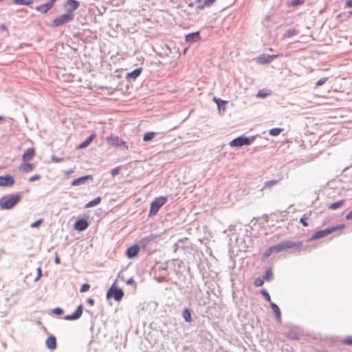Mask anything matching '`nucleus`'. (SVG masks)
Returning <instances> with one entry per match:
<instances>
[{
    "instance_id": "obj_27",
    "label": "nucleus",
    "mask_w": 352,
    "mask_h": 352,
    "mask_svg": "<svg viewBox=\"0 0 352 352\" xmlns=\"http://www.w3.org/2000/svg\"><path fill=\"white\" fill-rule=\"evenodd\" d=\"M344 204V200H340L336 203L331 204L329 206V208L331 210H336L338 209L343 206Z\"/></svg>"
},
{
    "instance_id": "obj_10",
    "label": "nucleus",
    "mask_w": 352,
    "mask_h": 352,
    "mask_svg": "<svg viewBox=\"0 0 352 352\" xmlns=\"http://www.w3.org/2000/svg\"><path fill=\"white\" fill-rule=\"evenodd\" d=\"M14 184V179L12 176L6 175L4 176H0V186L3 187H10Z\"/></svg>"
},
{
    "instance_id": "obj_23",
    "label": "nucleus",
    "mask_w": 352,
    "mask_h": 352,
    "mask_svg": "<svg viewBox=\"0 0 352 352\" xmlns=\"http://www.w3.org/2000/svg\"><path fill=\"white\" fill-rule=\"evenodd\" d=\"M271 307L275 314V316L278 322L281 321V313L279 307L274 302H271Z\"/></svg>"
},
{
    "instance_id": "obj_56",
    "label": "nucleus",
    "mask_w": 352,
    "mask_h": 352,
    "mask_svg": "<svg viewBox=\"0 0 352 352\" xmlns=\"http://www.w3.org/2000/svg\"><path fill=\"white\" fill-rule=\"evenodd\" d=\"M56 0H50V1L48 2L50 4H52V6L53 7L54 6V3L56 2Z\"/></svg>"
},
{
    "instance_id": "obj_51",
    "label": "nucleus",
    "mask_w": 352,
    "mask_h": 352,
    "mask_svg": "<svg viewBox=\"0 0 352 352\" xmlns=\"http://www.w3.org/2000/svg\"><path fill=\"white\" fill-rule=\"evenodd\" d=\"M345 5L346 7L352 8V0H347Z\"/></svg>"
},
{
    "instance_id": "obj_17",
    "label": "nucleus",
    "mask_w": 352,
    "mask_h": 352,
    "mask_svg": "<svg viewBox=\"0 0 352 352\" xmlns=\"http://www.w3.org/2000/svg\"><path fill=\"white\" fill-rule=\"evenodd\" d=\"M46 345L51 350H54L56 348V339L55 336H50L46 340Z\"/></svg>"
},
{
    "instance_id": "obj_46",
    "label": "nucleus",
    "mask_w": 352,
    "mask_h": 352,
    "mask_svg": "<svg viewBox=\"0 0 352 352\" xmlns=\"http://www.w3.org/2000/svg\"><path fill=\"white\" fill-rule=\"evenodd\" d=\"M43 222V220L42 219H39L38 221H36L34 222H33L32 224H31V227L32 228H37V227H39L40 225Z\"/></svg>"
},
{
    "instance_id": "obj_44",
    "label": "nucleus",
    "mask_w": 352,
    "mask_h": 352,
    "mask_svg": "<svg viewBox=\"0 0 352 352\" xmlns=\"http://www.w3.org/2000/svg\"><path fill=\"white\" fill-rule=\"evenodd\" d=\"M90 288V285L87 283H85L83 284L81 287H80V292L83 293V292H86L87 291H88Z\"/></svg>"
},
{
    "instance_id": "obj_40",
    "label": "nucleus",
    "mask_w": 352,
    "mask_h": 352,
    "mask_svg": "<svg viewBox=\"0 0 352 352\" xmlns=\"http://www.w3.org/2000/svg\"><path fill=\"white\" fill-rule=\"evenodd\" d=\"M272 275H273L272 272L270 270H268L265 272L264 278L266 280H270L272 278Z\"/></svg>"
},
{
    "instance_id": "obj_9",
    "label": "nucleus",
    "mask_w": 352,
    "mask_h": 352,
    "mask_svg": "<svg viewBox=\"0 0 352 352\" xmlns=\"http://www.w3.org/2000/svg\"><path fill=\"white\" fill-rule=\"evenodd\" d=\"M295 246V243L291 241H285L277 245L271 246L273 252H279L285 249L292 248Z\"/></svg>"
},
{
    "instance_id": "obj_22",
    "label": "nucleus",
    "mask_w": 352,
    "mask_h": 352,
    "mask_svg": "<svg viewBox=\"0 0 352 352\" xmlns=\"http://www.w3.org/2000/svg\"><path fill=\"white\" fill-rule=\"evenodd\" d=\"M33 165L28 162H23L19 166V169L24 173H30L33 170Z\"/></svg>"
},
{
    "instance_id": "obj_5",
    "label": "nucleus",
    "mask_w": 352,
    "mask_h": 352,
    "mask_svg": "<svg viewBox=\"0 0 352 352\" xmlns=\"http://www.w3.org/2000/svg\"><path fill=\"white\" fill-rule=\"evenodd\" d=\"M344 228V224H340L337 226H333L330 228H327L322 230H319L315 232L311 237V239L312 240H316L320 238H322L324 236H327L328 234L340 229H343Z\"/></svg>"
},
{
    "instance_id": "obj_12",
    "label": "nucleus",
    "mask_w": 352,
    "mask_h": 352,
    "mask_svg": "<svg viewBox=\"0 0 352 352\" xmlns=\"http://www.w3.org/2000/svg\"><path fill=\"white\" fill-rule=\"evenodd\" d=\"M82 314V305H80L78 307L76 311L72 314L68 315L64 317V319L66 320H73L78 319Z\"/></svg>"
},
{
    "instance_id": "obj_31",
    "label": "nucleus",
    "mask_w": 352,
    "mask_h": 352,
    "mask_svg": "<svg viewBox=\"0 0 352 352\" xmlns=\"http://www.w3.org/2000/svg\"><path fill=\"white\" fill-rule=\"evenodd\" d=\"M283 131V129L281 128H274L270 130L269 133L272 136H276L278 135Z\"/></svg>"
},
{
    "instance_id": "obj_6",
    "label": "nucleus",
    "mask_w": 352,
    "mask_h": 352,
    "mask_svg": "<svg viewBox=\"0 0 352 352\" xmlns=\"http://www.w3.org/2000/svg\"><path fill=\"white\" fill-rule=\"evenodd\" d=\"M107 142L111 146H123L125 149H128L129 146L126 142L122 139L120 138L118 135H111L107 138Z\"/></svg>"
},
{
    "instance_id": "obj_55",
    "label": "nucleus",
    "mask_w": 352,
    "mask_h": 352,
    "mask_svg": "<svg viewBox=\"0 0 352 352\" xmlns=\"http://www.w3.org/2000/svg\"><path fill=\"white\" fill-rule=\"evenodd\" d=\"M0 30L1 31H6L7 28H6V27L4 25H0Z\"/></svg>"
},
{
    "instance_id": "obj_36",
    "label": "nucleus",
    "mask_w": 352,
    "mask_h": 352,
    "mask_svg": "<svg viewBox=\"0 0 352 352\" xmlns=\"http://www.w3.org/2000/svg\"><path fill=\"white\" fill-rule=\"evenodd\" d=\"M264 280L260 278H257L254 280V285L255 287H261L263 285Z\"/></svg>"
},
{
    "instance_id": "obj_50",
    "label": "nucleus",
    "mask_w": 352,
    "mask_h": 352,
    "mask_svg": "<svg viewBox=\"0 0 352 352\" xmlns=\"http://www.w3.org/2000/svg\"><path fill=\"white\" fill-rule=\"evenodd\" d=\"M119 168H114L111 170V175L113 176H115L116 175H118L119 173Z\"/></svg>"
},
{
    "instance_id": "obj_8",
    "label": "nucleus",
    "mask_w": 352,
    "mask_h": 352,
    "mask_svg": "<svg viewBox=\"0 0 352 352\" xmlns=\"http://www.w3.org/2000/svg\"><path fill=\"white\" fill-rule=\"evenodd\" d=\"M279 54H262L256 57V60L259 64H266L271 63L274 58L279 57Z\"/></svg>"
},
{
    "instance_id": "obj_39",
    "label": "nucleus",
    "mask_w": 352,
    "mask_h": 352,
    "mask_svg": "<svg viewBox=\"0 0 352 352\" xmlns=\"http://www.w3.org/2000/svg\"><path fill=\"white\" fill-rule=\"evenodd\" d=\"M261 294L265 297V298L267 301L270 302V303L272 302L270 296L266 290H265V289L261 290Z\"/></svg>"
},
{
    "instance_id": "obj_14",
    "label": "nucleus",
    "mask_w": 352,
    "mask_h": 352,
    "mask_svg": "<svg viewBox=\"0 0 352 352\" xmlns=\"http://www.w3.org/2000/svg\"><path fill=\"white\" fill-rule=\"evenodd\" d=\"M35 155V149L34 148H28L22 155L24 162L29 161L33 158Z\"/></svg>"
},
{
    "instance_id": "obj_4",
    "label": "nucleus",
    "mask_w": 352,
    "mask_h": 352,
    "mask_svg": "<svg viewBox=\"0 0 352 352\" xmlns=\"http://www.w3.org/2000/svg\"><path fill=\"white\" fill-rule=\"evenodd\" d=\"M168 199L166 197H156L151 204L149 215H153L157 213L160 208L163 206Z\"/></svg>"
},
{
    "instance_id": "obj_30",
    "label": "nucleus",
    "mask_w": 352,
    "mask_h": 352,
    "mask_svg": "<svg viewBox=\"0 0 352 352\" xmlns=\"http://www.w3.org/2000/svg\"><path fill=\"white\" fill-rule=\"evenodd\" d=\"M33 2L32 0H14V3L16 5L29 6Z\"/></svg>"
},
{
    "instance_id": "obj_38",
    "label": "nucleus",
    "mask_w": 352,
    "mask_h": 352,
    "mask_svg": "<svg viewBox=\"0 0 352 352\" xmlns=\"http://www.w3.org/2000/svg\"><path fill=\"white\" fill-rule=\"evenodd\" d=\"M328 80V78L327 77H323V78H320L316 83V87H319V86H321L323 84H324L327 80Z\"/></svg>"
},
{
    "instance_id": "obj_33",
    "label": "nucleus",
    "mask_w": 352,
    "mask_h": 352,
    "mask_svg": "<svg viewBox=\"0 0 352 352\" xmlns=\"http://www.w3.org/2000/svg\"><path fill=\"white\" fill-rule=\"evenodd\" d=\"M270 94V91L260 90L257 94L256 98H264Z\"/></svg>"
},
{
    "instance_id": "obj_18",
    "label": "nucleus",
    "mask_w": 352,
    "mask_h": 352,
    "mask_svg": "<svg viewBox=\"0 0 352 352\" xmlns=\"http://www.w3.org/2000/svg\"><path fill=\"white\" fill-rule=\"evenodd\" d=\"M66 5L69 6V8L67 10V12H71L72 13H74V11L78 8L79 2L76 0H67L66 2Z\"/></svg>"
},
{
    "instance_id": "obj_57",
    "label": "nucleus",
    "mask_w": 352,
    "mask_h": 352,
    "mask_svg": "<svg viewBox=\"0 0 352 352\" xmlns=\"http://www.w3.org/2000/svg\"><path fill=\"white\" fill-rule=\"evenodd\" d=\"M54 161L56 162H62L63 160L62 159H56V160H54Z\"/></svg>"
},
{
    "instance_id": "obj_2",
    "label": "nucleus",
    "mask_w": 352,
    "mask_h": 352,
    "mask_svg": "<svg viewBox=\"0 0 352 352\" xmlns=\"http://www.w3.org/2000/svg\"><path fill=\"white\" fill-rule=\"evenodd\" d=\"M124 296V292L116 285V280L107 292V298H113L116 301H120Z\"/></svg>"
},
{
    "instance_id": "obj_49",
    "label": "nucleus",
    "mask_w": 352,
    "mask_h": 352,
    "mask_svg": "<svg viewBox=\"0 0 352 352\" xmlns=\"http://www.w3.org/2000/svg\"><path fill=\"white\" fill-rule=\"evenodd\" d=\"M53 312L56 314L60 315L63 314V310L60 308H55L53 309Z\"/></svg>"
},
{
    "instance_id": "obj_54",
    "label": "nucleus",
    "mask_w": 352,
    "mask_h": 352,
    "mask_svg": "<svg viewBox=\"0 0 352 352\" xmlns=\"http://www.w3.org/2000/svg\"><path fill=\"white\" fill-rule=\"evenodd\" d=\"M87 302L90 305H93L94 304V299L92 298H89L87 300Z\"/></svg>"
},
{
    "instance_id": "obj_59",
    "label": "nucleus",
    "mask_w": 352,
    "mask_h": 352,
    "mask_svg": "<svg viewBox=\"0 0 352 352\" xmlns=\"http://www.w3.org/2000/svg\"><path fill=\"white\" fill-rule=\"evenodd\" d=\"M351 15H352V10L349 12Z\"/></svg>"
},
{
    "instance_id": "obj_25",
    "label": "nucleus",
    "mask_w": 352,
    "mask_h": 352,
    "mask_svg": "<svg viewBox=\"0 0 352 352\" xmlns=\"http://www.w3.org/2000/svg\"><path fill=\"white\" fill-rule=\"evenodd\" d=\"M298 34V30L296 29H290L285 31L283 34V38H289L297 35Z\"/></svg>"
},
{
    "instance_id": "obj_26",
    "label": "nucleus",
    "mask_w": 352,
    "mask_h": 352,
    "mask_svg": "<svg viewBox=\"0 0 352 352\" xmlns=\"http://www.w3.org/2000/svg\"><path fill=\"white\" fill-rule=\"evenodd\" d=\"M182 316L186 322H190L192 321L191 312L189 309H184L182 312Z\"/></svg>"
},
{
    "instance_id": "obj_43",
    "label": "nucleus",
    "mask_w": 352,
    "mask_h": 352,
    "mask_svg": "<svg viewBox=\"0 0 352 352\" xmlns=\"http://www.w3.org/2000/svg\"><path fill=\"white\" fill-rule=\"evenodd\" d=\"M213 100L215 102V103L217 104L218 107H220L221 104H225L227 103L225 100H221L220 99L214 98Z\"/></svg>"
},
{
    "instance_id": "obj_7",
    "label": "nucleus",
    "mask_w": 352,
    "mask_h": 352,
    "mask_svg": "<svg viewBox=\"0 0 352 352\" xmlns=\"http://www.w3.org/2000/svg\"><path fill=\"white\" fill-rule=\"evenodd\" d=\"M252 140L247 138L239 136L230 142L231 146L241 147L243 145H249L252 143Z\"/></svg>"
},
{
    "instance_id": "obj_53",
    "label": "nucleus",
    "mask_w": 352,
    "mask_h": 352,
    "mask_svg": "<svg viewBox=\"0 0 352 352\" xmlns=\"http://www.w3.org/2000/svg\"><path fill=\"white\" fill-rule=\"evenodd\" d=\"M346 219H352V210L349 214H347V215L346 216Z\"/></svg>"
},
{
    "instance_id": "obj_37",
    "label": "nucleus",
    "mask_w": 352,
    "mask_h": 352,
    "mask_svg": "<svg viewBox=\"0 0 352 352\" xmlns=\"http://www.w3.org/2000/svg\"><path fill=\"white\" fill-rule=\"evenodd\" d=\"M309 218V215L304 214L300 219V222L302 224L303 226L307 227L308 226V223L306 220Z\"/></svg>"
},
{
    "instance_id": "obj_41",
    "label": "nucleus",
    "mask_w": 352,
    "mask_h": 352,
    "mask_svg": "<svg viewBox=\"0 0 352 352\" xmlns=\"http://www.w3.org/2000/svg\"><path fill=\"white\" fill-rule=\"evenodd\" d=\"M342 342L347 345H352V336H347L343 340Z\"/></svg>"
},
{
    "instance_id": "obj_24",
    "label": "nucleus",
    "mask_w": 352,
    "mask_h": 352,
    "mask_svg": "<svg viewBox=\"0 0 352 352\" xmlns=\"http://www.w3.org/2000/svg\"><path fill=\"white\" fill-rule=\"evenodd\" d=\"M94 138H95V135L91 134L87 140H85V141H83L78 145V148H83L87 147L88 145H89V144L93 141V140Z\"/></svg>"
},
{
    "instance_id": "obj_28",
    "label": "nucleus",
    "mask_w": 352,
    "mask_h": 352,
    "mask_svg": "<svg viewBox=\"0 0 352 352\" xmlns=\"http://www.w3.org/2000/svg\"><path fill=\"white\" fill-rule=\"evenodd\" d=\"M100 201H101V197H98L91 200L88 204H87L86 208L94 207V206L99 204L100 203Z\"/></svg>"
},
{
    "instance_id": "obj_19",
    "label": "nucleus",
    "mask_w": 352,
    "mask_h": 352,
    "mask_svg": "<svg viewBox=\"0 0 352 352\" xmlns=\"http://www.w3.org/2000/svg\"><path fill=\"white\" fill-rule=\"evenodd\" d=\"M52 8V4H50L48 2L39 5L36 8V10L41 13L45 14L47 13L51 8Z\"/></svg>"
},
{
    "instance_id": "obj_48",
    "label": "nucleus",
    "mask_w": 352,
    "mask_h": 352,
    "mask_svg": "<svg viewBox=\"0 0 352 352\" xmlns=\"http://www.w3.org/2000/svg\"><path fill=\"white\" fill-rule=\"evenodd\" d=\"M41 275H42V270H41V267H38L37 269V275H36V277L35 278L34 280L35 281H38L41 277Z\"/></svg>"
},
{
    "instance_id": "obj_45",
    "label": "nucleus",
    "mask_w": 352,
    "mask_h": 352,
    "mask_svg": "<svg viewBox=\"0 0 352 352\" xmlns=\"http://www.w3.org/2000/svg\"><path fill=\"white\" fill-rule=\"evenodd\" d=\"M41 175H34L30 177H29L28 179V182H33L34 181H36V180H38L41 179Z\"/></svg>"
},
{
    "instance_id": "obj_34",
    "label": "nucleus",
    "mask_w": 352,
    "mask_h": 352,
    "mask_svg": "<svg viewBox=\"0 0 352 352\" xmlns=\"http://www.w3.org/2000/svg\"><path fill=\"white\" fill-rule=\"evenodd\" d=\"M119 278H120V279H122L123 281H124V276H119ZM125 283H126V284H127V285H133V286H134V287H136V285H135V280H134V279H133V278H129V279L126 280H125Z\"/></svg>"
},
{
    "instance_id": "obj_1",
    "label": "nucleus",
    "mask_w": 352,
    "mask_h": 352,
    "mask_svg": "<svg viewBox=\"0 0 352 352\" xmlns=\"http://www.w3.org/2000/svg\"><path fill=\"white\" fill-rule=\"evenodd\" d=\"M21 199V197L19 195L3 197L0 199V208L1 209H10L15 206Z\"/></svg>"
},
{
    "instance_id": "obj_35",
    "label": "nucleus",
    "mask_w": 352,
    "mask_h": 352,
    "mask_svg": "<svg viewBox=\"0 0 352 352\" xmlns=\"http://www.w3.org/2000/svg\"><path fill=\"white\" fill-rule=\"evenodd\" d=\"M304 2H305V0H291L289 2V5L292 7H296V6L302 4Z\"/></svg>"
},
{
    "instance_id": "obj_16",
    "label": "nucleus",
    "mask_w": 352,
    "mask_h": 352,
    "mask_svg": "<svg viewBox=\"0 0 352 352\" xmlns=\"http://www.w3.org/2000/svg\"><path fill=\"white\" fill-rule=\"evenodd\" d=\"M216 1L217 0H197V3L199 4L198 6V9L203 10L206 7H210L214 4Z\"/></svg>"
},
{
    "instance_id": "obj_11",
    "label": "nucleus",
    "mask_w": 352,
    "mask_h": 352,
    "mask_svg": "<svg viewBox=\"0 0 352 352\" xmlns=\"http://www.w3.org/2000/svg\"><path fill=\"white\" fill-rule=\"evenodd\" d=\"M140 252V248L138 245H133L127 248L126 255L129 258L135 257Z\"/></svg>"
},
{
    "instance_id": "obj_47",
    "label": "nucleus",
    "mask_w": 352,
    "mask_h": 352,
    "mask_svg": "<svg viewBox=\"0 0 352 352\" xmlns=\"http://www.w3.org/2000/svg\"><path fill=\"white\" fill-rule=\"evenodd\" d=\"M276 181L275 180H271V181H268L265 184V187H272L273 185L276 184Z\"/></svg>"
},
{
    "instance_id": "obj_13",
    "label": "nucleus",
    "mask_w": 352,
    "mask_h": 352,
    "mask_svg": "<svg viewBox=\"0 0 352 352\" xmlns=\"http://www.w3.org/2000/svg\"><path fill=\"white\" fill-rule=\"evenodd\" d=\"M89 223L85 219L77 220L74 224V228L79 231L85 230L87 228Z\"/></svg>"
},
{
    "instance_id": "obj_52",
    "label": "nucleus",
    "mask_w": 352,
    "mask_h": 352,
    "mask_svg": "<svg viewBox=\"0 0 352 352\" xmlns=\"http://www.w3.org/2000/svg\"><path fill=\"white\" fill-rule=\"evenodd\" d=\"M74 172V169H71V170H66L64 172V174L65 175H69L70 174L73 173Z\"/></svg>"
},
{
    "instance_id": "obj_29",
    "label": "nucleus",
    "mask_w": 352,
    "mask_h": 352,
    "mask_svg": "<svg viewBox=\"0 0 352 352\" xmlns=\"http://www.w3.org/2000/svg\"><path fill=\"white\" fill-rule=\"evenodd\" d=\"M155 136V132H148V133H146L144 135L143 141L148 142V141L153 140Z\"/></svg>"
},
{
    "instance_id": "obj_15",
    "label": "nucleus",
    "mask_w": 352,
    "mask_h": 352,
    "mask_svg": "<svg viewBox=\"0 0 352 352\" xmlns=\"http://www.w3.org/2000/svg\"><path fill=\"white\" fill-rule=\"evenodd\" d=\"M201 39L199 32L188 34L186 36V41L189 43L197 42Z\"/></svg>"
},
{
    "instance_id": "obj_42",
    "label": "nucleus",
    "mask_w": 352,
    "mask_h": 352,
    "mask_svg": "<svg viewBox=\"0 0 352 352\" xmlns=\"http://www.w3.org/2000/svg\"><path fill=\"white\" fill-rule=\"evenodd\" d=\"M155 238H156V236H155L153 234H151V235L147 236L145 238H144L142 239V241H145L146 243H148V242L153 241V239H155Z\"/></svg>"
},
{
    "instance_id": "obj_58",
    "label": "nucleus",
    "mask_w": 352,
    "mask_h": 352,
    "mask_svg": "<svg viewBox=\"0 0 352 352\" xmlns=\"http://www.w3.org/2000/svg\"><path fill=\"white\" fill-rule=\"evenodd\" d=\"M55 261H56V263H59V262H60L59 258L56 257V259H55Z\"/></svg>"
},
{
    "instance_id": "obj_21",
    "label": "nucleus",
    "mask_w": 352,
    "mask_h": 352,
    "mask_svg": "<svg viewBox=\"0 0 352 352\" xmlns=\"http://www.w3.org/2000/svg\"><path fill=\"white\" fill-rule=\"evenodd\" d=\"M142 68H141V67L135 69V70H133L129 73H127L126 78L135 79L140 75V74L142 73Z\"/></svg>"
},
{
    "instance_id": "obj_3",
    "label": "nucleus",
    "mask_w": 352,
    "mask_h": 352,
    "mask_svg": "<svg viewBox=\"0 0 352 352\" xmlns=\"http://www.w3.org/2000/svg\"><path fill=\"white\" fill-rule=\"evenodd\" d=\"M74 19V13L67 12L66 13L56 17L52 21V23L54 27H58L69 23V22L72 21Z\"/></svg>"
},
{
    "instance_id": "obj_32",
    "label": "nucleus",
    "mask_w": 352,
    "mask_h": 352,
    "mask_svg": "<svg viewBox=\"0 0 352 352\" xmlns=\"http://www.w3.org/2000/svg\"><path fill=\"white\" fill-rule=\"evenodd\" d=\"M273 253L272 249L271 247H270L267 250H265V252L263 254L262 256V261H264L267 260V258L271 255V254Z\"/></svg>"
},
{
    "instance_id": "obj_20",
    "label": "nucleus",
    "mask_w": 352,
    "mask_h": 352,
    "mask_svg": "<svg viewBox=\"0 0 352 352\" xmlns=\"http://www.w3.org/2000/svg\"><path fill=\"white\" fill-rule=\"evenodd\" d=\"M92 179L93 177L91 175H85L73 180L72 184L74 186H79L80 184H83L86 180Z\"/></svg>"
}]
</instances>
